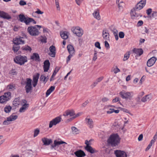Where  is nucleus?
<instances>
[{
  "label": "nucleus",
  "mask_w": 157,
  "mask_h": 157,
  "mask_svg": "<svg viewBox=\"0 0 157 157\" xmlns=\"http://www.w3.org/2000/svg\"><path fill=\"white\" fill-rule=\"evenodd\" d=\"M9 74L11 75H16L17 74V72L15 69H13L10 71Z\"/></svg>",
  "instance_id": "41"
},
{
  "label": "nucleus",
  "mask_w": 157,
  "mask_h": 157,
  "mask_svg": "<svg viewBox=\"0 0 157 157\" xmlns=\"http://www.w3.org/2000/svg\"><path fill=\"white\" fill-rule=\"evenodd\" d=\"M156 58L155 57H153L149 59L147 62V65L149 67L153 66L156 60Z\"/></svg>",
  "instance_id": "17"
},
{
  "label": "nucleus",
  "mask_w": 157,
  "mask_h": 157,
  "mask_svg": "<svg viewBox=\"0 0 157 157\" xmlns=\"http://www.w3.org/2000/svg\"><path fill=\"white\" fill-rule=\"evenodd\" d=\"M18 116L17 115L13 114L7 118L6 120L3 123V125H8L10 124V122L14 121L17 119Z\"/></svg>",
  "instance_id": "9"
},
{
  "label": "nucleus",
  "mask_w": 157,
  "mask_h": 157,
  "mask_svg": "<svg viewBox=\"0 0 157 157\" xmlns=\"http://www.w3.org/2000/svg\"><path fill=\"white\" fill-rule=\"evenodd\" d=\"M95 46L96 47L98 48L99 49H101V47L100 46V44L99 42H96L95 43Z\"/></svg>",
  "instance_id": "47"
},
{
  "label": "nucleus",
  "mask_w": 157,
  "mask_h": 157,
  "mask_svg": "<svg viewBox=\"0 0 157 157\" xmlns=\"http://www.w3.org/2000/svg\"><path fill=\"white\" fill-rule=\"evenodd\" d=\"M36 27L40 28L41 26L40 25H36L34 26L29 27L27 29V31L32 36H38L40 33L39 30L37 29Z\"/></svg>",
  "instance_id": "4"
},
{
  "label": "nucleus",
  "mask_w": 157,
  "mask_h": 157,
  "mask_svg": "<svg viewBox=\"0 0 157 157\" xmlns=\"http://www.w3.org/2000/svg\"><path fill=\"white\" fill-rule=\"evenodd\" d=\"M22 48L23 50L26 51H28L30 52L32 50L31 48L28 45H25L24 47H23Z\"/></svg>",
  "instance_id": "38"
},
{
  "label": "nucleus",
  "mask_w": 157,
  "mask_h": 157,
  "mask_svg": "<svg viewBox=\"0 0 157 157\" xmlns=\"http://www.w3.org/2000/svg\"><path fill=\"white\" fill-rule=\"evenodd\" d=\"M83 0H75L76 3L78 6H80L82 3Z\"/></svg>",
  "instance_id": "55"
},
{
  "label": "nucleus",
  "mask_w": 157,
  "mask_h": 157,
  "mask_svg": "<svg viewBox=\"0 0 157 157\" xmlns=\"http://www.w3.org/2000/svg\"><path fill=\"white\" fill-rule=\"evenodd\" d=\"M152 11L151 8H149L146 10V13L148 15H150Z\"/></svg>",
  "instance_id": "53"
},
{
  "label": "nucleus",
  "mask_w": 157,
  "mask_h": 157,
  "mask_svg": "<svg viewBox=\"0 0 157 157\" xmlns=\"http://www.w3.org/2000/svg\"><path fill=\"white\" fill-rule=\"evenodd\" d=\"M55 89V86H51L50 88L47 90L46 92V97H48L50 94Z\"/></svg>",
  "instance_id": "33"
},
{
  "label": "nucleus",
  "mask_w": 157,
  "mask_h": 157,
  "mask_svg": "<svg viewBox=\"0 0 157 157\" xmlns=\"http://www.w3.org/2000/svg\"><path fill=\"white\" fill-rule=\"evenodd\" d=\"M112 71L114 72L115 74H116L117 73L120 72V70L117 67V66L115 68H114L113 70L112 69Z\"/></svg>",
  "instance_id": "46"
},
{
  "label": "nucleus",
  "mask_w": 157,
  "mask_h": 157,
  "mask_svg": "<svg viewBox=\"0 0 157 157\" xmlns=\"http://www.w3.org/2000/svg\"><path fill=\"white\" fill-rule=\"evenodd\" d=\"M0 17L4 19L9 20L11 17L7 13L3 11H0Z\"/></svg>",
  "instance_id": "18"
},
{
  "label": "nucleus",
  "mask_w": 157,
  "mask_h": 157,
  "mask_svg": "<svg viewBox=\"0 0 157 157\" xmlns=\"http://www.w3.org/2000/svg\"><path fill=\"white\" fill-rule=\"evenodd\" d=\"M151 16V17H157V12L153 11Z\"/></svg>",
  "instance_id": "54"
},
{
  "label": "nucleus",
  "mask_w": 157,
  "mask_h": 157,
  "mask_svg": "<svg viewBox=\"0 0 157 157\" xmlns=\"http://www.w3.org/2000/svg\"><path fill=\"white\" fill-rule=\"evenodd\" d=\"M14 60L16 63L21 65L24 64L27 61L26 56H23L21 55L15 57Z\"/></svg>",
  "instance_id": "6"
},
{
  "label": "nucleus",
  "mask_w": 157,
  "mask_h": 157,
  "mask_svg": "<svg viewBox=\"0 0 157 157\" xmlns=\"http://www.w3.org/2000/svg\"><path fill=\"white\" fill-rule=\"evenodd\" d=\"M71 129L73 134H77L79 133V131L78 129L75 127H72Z\"/></svg>",
  "instance_id": "36"
},
{
  "label": "nucleus",
  "mask_w": 157,
  "mask_h": 157,
  "mask_svg": "<svg viewBox=\"0 0 157 157\" xmlns=\"http://www.w3.org/2000/svg\"><path fill=\"white\" fill-rule=\"evenodd\" d=\"M89 101L88 100L86 101L84 103L82 104V106L83 107H85L87 104L88 103Z\"/></svg>",
  "instance_id": "64"
},
{
  "label": "nucleus",
  "mask_w": 157,
  "mask_h": 157,
  "mask_svg": "<svg viewBox=\"0 0 157 157\" xmlns=\"http://www.w3.org/2000/svg\"><path fill=\"white\" fill-rule=\"evenodd\" d=\"M60 36L64 39H66L68 37L67 33L66 31L61 32L60 33Z\"/></svg>",
  "instance_id": "34"
},
{
  "label": "nucleus",
  "mask_w": 157,
  "mask_h": 157,
  "mask_svg": "<svg viewBox=\"0 0 157 157\" xmlns=\"http://www.w3.org/2000/svg\"><path fill=\"white\" fill-rule=\"evenodd\" d=\"M37 13L38 14H42L44 13V12L42 11H40L39 9H37V11H35L33 13V16L34 14L35 13Z\"/></svg>",
  "instance_id": "42"
},
{
  "label": "nucleus",
  "mask_w": 157,
  "mask_h": 157,
  "mask_svg": "<svg viewBox=\"0 0 157 157\" xmlns=\"http://www.w3.org/2000/svg\"><path fill=\"white\" fill-rule=\"evenodd\" d=\"M120 139L117 134L111 135L108 140V143L113 146H115L119 143Z\"/></svg>",
  "instance_id": "2"
},
{
  "label": "nucleus",
  "mask_w": 157,
  "mask_h": 157,
  "mask_svg": "<svg viewBox=\"0 0 157 157\" xmlns=\"http://www.w3.org/2000/svg\"><path fill=\"white\" fill-rule=\"evenodd\" d=\"M102 35L103 38L105 40H108L109 38V34L107 31L105 29L103 30Z\"/></svg>",
  "instance_id": "25"
},
{
  "label": "nucleus",
  "mask_w": 157,
  "mask_h": 157,
  "mask_svg": "<svg viewBox=\"0 0 157 157\" xmlns=\"http://www.w3.org/2000/svg\"><path fill=\"white\" fill-rule=\"evenodd\" d=\"M62 118L60 116L57 117L53 119L50 122L49 124V128H52L53 125H56L59 123L61 121Z\"/></svg>",
  "instance_id": "11"
},
{
  "label": "nucleus",
  "mask_w": 157,
  "mask_h": 157,
  "mask_svg": "<svg viewBox=\"0 0 157 157\" xmlns=\"http://www.w3.org/2000/svg\"><path fill=\"white\" fill-rule=\"evenodd\" d=\"M129 54H125L124 56V59H123L124 61H125L127 60L129 57Z\"/></svg>",
  "instance_id": "49"
},
{
  "label": "nucleus",
  "mask_w": 157,
  "mask_h": 157,
  "mask_svg": "<svg viewBox=\"0 0 157 157\" xmlns=\"http://www.w3.org/2000/svg\"><path fill=\"white\" fill-rule=\"evenodd\" d=\"M39 76L40 74L38 73H37L36 75L33 76V81L38 82Z\"/></svg>",
  "instance_id": "39"
},
{
  "label": "nucleus",
  "mask_w": 157,
  "mask_h": 157,
  "mask_svg": "<svg viewBox=\"0 0 157 157\" xmlns=\"http://www.w3.org/2000/svg\"><path fill=\"white\" fill-rule=\"evenodd\" d=\"M25 83L26 84L25 89L26 93L28 94L29 92L31 93L32 90V80L30 78H27Z\"/></svg>",
  "instance_id": "8"
},
{
  "label": "nucleus",
  "mask_w": 157,
  "mask_h": 157,
  "mask_svg": "<svg viewBox=\"0 0 157 157\" xmlns=\"http://www.w3.org/2000/svg\"><path fill=\"white\" fill-rule=\"evenodd\" d=\"M11 93L10 92L4 93L3 95L0 97V103H6L11 98Z\"/></svg>",
  "instance_id": "7"
},
{
  "label": "nucleus",
  "mask_w": 157,
  "mask_h": 157,
  "mask_svg": "<svg viewBox=\"0 0 157 157\" xmlns=\"http://www.w3.org/2000/svg\"><path fill=\"white\" fill-rule=\"evenodd\" d=\"M75 154L77 157H83L85 155V153L81 150H79L76 151Z\"/></svg>",
  "instance_id": "28"
},
{
  "label": "nucleus",
  "mask_w": 157,
  "mask_h": 157,
  "mask_svg": "<svg viewBox=\"0 0 157 157\" xmlns=\"http://www.w3.org/2000/svg\"><path fill=\"white\" fill-rule=\"evenodd\" d=\"M74 55L70 54V55L68 56L67 59V62L70 61L71 58Z\"/></svg>",
  "instance_id": "61"
},
{
  "label": "nucleus",
  "mask_w": 157,
  "mask_h": 157,
  "mask_svg": "<svg viewBox=\"0 0 157 157\" xmlns=\"http://www.w3.org/2000/svg\"><path fill=\"white\" fill-rule=\"evenodd\" d=\"M85 121L86 124L90 128H93L94 127L93 122L92 119L87 117L86 118Z\"/></svg>",
  "instance_id": "23"
},
{
  "label": "nucleus",
  "mask_w": 157,
  "mask_h": 157,
  "mask_svg": "<svg viewBox=\"0 0 157 157\" xmlns=\"http://www.w3.org/2000/svg\"><path fill=\"white\" fill-rule=\"evenodd\" d=\"M120 98L119 97H116L114 99H113L112 100L113 102H116L119 101Z\"/></svg>",
  "instance_id": "56"
},
{
  "label": "nucleus",
  "mask_w": 157,
  "mask_h": 157,
  "mask_svg": "<svg viewBox=\"0 0 157 157\" xmlns=\"http://www.w3.org/2000/svg\"><path fill=\"white\" fill-rule=\"evenodd\" d=\"M119 37L121 38H123L124 36V34L123 32H120L119 33Z\"/></svg>",
  "instance_id": "48"
},
{
  "label": "nucleus",
  "mask_w": 157,
  "mask_h": 157,
  "mask_svg": "<svg viewBox=\"0 0 157 157\" xmlns=\"http://www.w3.org/2000/svg\"><path fill=\"white\" fill-rule=\"evenodd\" d=\"M109 100V99L108 98L105 97V98H103L102 99L101 101L103 102H105L108 101Z\"/></svg>",
  "instance_id": "59"
},
{
  "label": "nucleus",
  "mask_w": 157,
  "mask_h": 157,
  "mask_svg": "<svg viewBox=\"0 0 157 157\" xmlns=\"http://www.w3.org/2000/svg\"><path fill=\"white\" fill-rule=\"evenodd\" d=\"M12 107L9 105L5 107L4 108V111L6 113H9L12 109Z\"/></svg>",
  "instance_id": "37"
},
{
  "label": "nucleus",
  "mask_w": 157,
  "mask_h": 157,
  "mask_svg": "<svg viewBox=\"0 0 157 157\" xmlns=\"http://www.w3.org/2000/svg\"><path fill=\"white\" fill-rule=\"evenodd\" d=\"M15 85H9L8 86V87L9 89L11 90H13L15 89Z\"/></svg>",
  "instance_id": "43"
},
{
  "label": "nucleus",
  "mask_w": 157,
  "mask_h": 157,
  "mask_svg": "<svg viewBox=\"0 0 157 157\" xmlns=\"http://www.w3.org/2000/svg\"><path fill=\"white\" fill-rule=\"evenodd\" d=\"M22 102L25 104L22 105L21 107L19 109V112L21 113L24 112L27 109L29 106V105L26 104L27 101L25 100H22Z\"/></svg>",
  "instance_id": "16"
},
{
  "label": "nucleus",
  "mask_w": 157,
  "mask_h": 157,
  "mask_svg": "<svg viewBox=\"0 0 157 157\" xmlns=\"http://www.w3.org/2000/svg\"><path fill=\"white\" fill-rule=\"evenodd\" d=\"M49 77L48 76L46 77L44 75H41L40 78V80L43 82L45 83L49 79Z\"/></svg>",
  "instance_id": "32"
},
{
  "label": "nucleus",
  "mask_w": 157,
  "mask_h": 157,
  "mask_svg": "<svg viewBox=\"0 0 157 157\" xmlns=\"http://www.w3.org/2000/svg\"><path fill=\"white\" fill-rule=\"evenodd\" d=\"M98 84V83L96 81L93 82L91 85V86L92 88H93L94 87H95Z\"/></svg>",
  "instance_id": "62"
},
{
  "label": "nucleus",
  "mask_w": 157,
  "mask_h": 157,
  "mask_svg": "<svg viewBox=\"0 0 157 157\" xmlns=\"http://www.w3.org/2000/svg\"><path fill=\"white\" fill-rule=\"evenodd\" d=\"M40 132V130L38 129H35L34 131V134L33 136L34 137H35L36 136L38 135L39 134Z\"/></svg>",
  "instance_id": "45"
},
{
  "label": "nucleus",
  "mask_w": 157,
  "mask_h": 157,
  "mask_svg": "<svg viewBox=\"0 0 157 157\" xmlns=\"http://www.w3.org/2000/svg\"><path fill=\"white\" fill-rule=\"evenodd\" d=\"M20 98H15L13 101V104L15 106H18L20 104Z\"/></svg>",
  "instance_id": "35"
},
{
  "label": "nucleus",
  "mask_w": 157,
  "mask_h": 157,
  "mask_svg": "<svg viewBox=\"0 0 157 157\" xmlns=\"http://www.w3.org/2000/svg\"><path fill=\"white\" fill-rule=\"evenodd\" d=\"M136 10L132 9L131 11V16L132 19H139L142 17V15L136 12Z\"/></svg>",
  "instance_id": "12"
},
{
  "label": "nucleus",
  "mask_w": 157,
  "mask_h": 157,
  "mask_svg": "<svg viewBox=\"0 0 157 157\" xmlns=\"http://www.w3.org/2000/svg\"><path fill=\"white\" fill-rule=\"evenodd\" d=\"M44 72H47L49 69L50 65V63L49 61L46 60L44 63Z\"/></svg>",
  "instance_id": "22"
},
{
  "label": "nucleus",
  "mask_w": 157,
  "mask_h": 157,
  "mask_svg": "<svg viewBox=\"0 0 157 157\" xmlns=\"http://www.w3.org/2000/svg\"><path fill=\"white\" fill-rule=\"evenodd\" d=\"M117 4H118V8L120 9H122L125 6L124 3L123 2H121L119 3V2Z\"/></svg>",
  "instance_id": "40"
},
{
  "label": "nucleus",
  "mask_w": 157,
  "mask_h": 157,
  "mask_svg": "<svg viewBox=\"0 0 157 157\" xmlns=\"http://www.w3.org/2000/svg\"><path fill=\"white\" fill-rule=\"evenodd\" d=\"M133 53L139 56L142 55L143 53V51L141 48H134L132 50Z\"/></svg>",
  "instance_id": "24"
},
{
  "label": "nucleus",
  "mask_w": 157,
  "mask_h": 157,
  "mask_svg": "<svg viewBox=\"0 0 157 157\" xmlns=\"http://www.w3.org/2000/svg\"><path fill=\"white\" fill-rule=\"evenodd\" d=\"M41 140L44 145H49L52 142V140L51 139H48L45 137L42 138Z\"/></svg>",
  "instance_id": "21"
},
{
  "label": "nucleus",
  "mask_w": 157,
  "mask_h": 157,
  "mask_svg": "<svg viewBox=\"0 0 157 157\" xmlns=\"http://www.w3.org/2000/svg\"><path fill=\"white\" fill-rule=\"evenodd\" d=\"M67 144V143L62 140H55L54 141V144L51 145V149H53L56 147H58L60 144Z\"/></svg>",
  "instance_id": "15"
},
{
  "label": "nucleus",
  "mask_w": 157,
  "mask_h": 157,
  "mask_svg": "<svg viewBox=\"0 0 157 157\" xmlns=\"http://www.w3.org/2000/svg\"><path fill=\"white\" fill-rule=\"evenodd\" d=\"M19 4L21 6H23L26 5V2L24 0H21L19 2Z\"/></svg>",
  "instance_id": "51"
},
{
  "label": "nucleus",
  "mask_w": 157,
  "mask_h": 157,
  "mask_svg": "<svg viewBox=\"0 0 157 157\" xmlns=\"http://www.w3.org/2000/svg\"><path fill=\"white\" fill-rule=\"evenodd\" d=\"M67 50L70 54L74 55L75 51L73 46L71 44H69L67 46Z\"/></svg>",
  "instance_id": "26"
},
{
  "label": "nucleus",
  "mask_w": 157,
  "mask_h": 157,
  "mask_svg": "<svg viewBox=\"0 0 157 157\" xmlns=\"http://www.w3.org/2000/svg\"><path fill=\"white\" fill-rule=\"evenodd\" d=\"M146 0H141L135 6L133 9L136 11L141 10L146 5Z\"/></svg>",
  "instance_id": "10"
},
{
  "label": "nucleus",
  "mask_w": 157,
  "mask_h": 157,
  "mask_svg": "<svg viewBox=\"0 0 157 157\" xmlns=\"http://www.w3.org/2000/svg\"><path fill=\"white\" fill-rule=\"evenodd\" d=\"M31 59L35 61H40V56L37 53H33V55L31 57Z\"/></svg>",
  "instance_id": "29"
},
{
  "label": "nucleus",
  "mask_w": 157,
  "mask_h": 157,
  "mask_svg": "<svg viewBox=\"0 0 157 157\" xmlns=\"http://www.w3.org/2000/svg\"><path fill=\"white\" fill-rule=\"evenodd\" d=\"M143 138V135L142 134H141L140 135L138 138V140L139 141H141L142 140Z\"/></svg>",
  "instance_id": "63"
},
{
  "label": "nucleus",
  "mask_w": 157,
  "mask_h": 157,
  "mask_svg": "<svg viewBox=\"0 0 157 157\" xmlns=\"http://www.w3.org/2000/svg\"><path fill=\"white\" fill-rule=\"evenodd\" d=\"M19 19L18 20L21 22H24L27 25H29L30 22H33L34 24H36V22L32 18L26 17L24 15L20 14L19 15Z\"/></svg>",
  "instance_id": "3"
},
{
  "label": "nucleus",
  "mask_w": 157,
  "mask_h": 157,
  "mask_svg": "<svg viewBox=\"0 0 157 157\" xmlns=\"http://www.w3.org/2000/svg\"><path fill=\"white\" fill-rule=\"evenodd\" d=\"M105 47L106 48H109V44L106 41H105Z\"/></svg>",
  "instance_id": "58"
},
{
  "label": "nucleus",
  "mask_w": 157,
  "mask_h": 157,
  "mask_svg": "<svg viewBox=\"0 0 157 157\" xmlns=\"http://www.w3.org/2000/svg\"><path fill=\"white\" fill-rule=\"evenodd\" d=\"M55 3L56 7L57 8V10H59V3L58 0H55Z\"/></svg>",
  "instance_id": "52"
},
{
  "label": "nucleus",
  "mask_w": 157,
  "mask_h": 157,
  "mask_svg": "<svg viewBox=\"0 0 157 157\" xmlns=\"http://www.w3.org/2000/svg\"><path fill=\"white\" fill-rule=\"evenodd\" d=\"M73 32L76 34L78 36H81L83 34V31L82 29L78 27L72 30Z\"/></svg>",
  "instance_id": "14"
},
{
  "label": "nucleus",
  "mask_w": 157,
  "mask_h": 157,
  "mask_svg": "<svg viewBox=\"0 0 157 157\" xmlns=\"http://www.w3.org/2000/svg\"><path fill=\"white\" fill-rule=\"evenodd\" d=\"M85 148L88 151L91 153L93 154L95 152V150L90 146L87 145L85 147Z\"/></svg>",
  "instance_id": "31"
},
{
  "label": "nucleus",
  "mask_w": 157,
  "mask_h": 157,
  "mask_svg": "<svg viewBox=\"0 0 157 157\" xmlns=\"http://www.w3.org/2000/svg\"><path fill=\"white\" fill-rule=\"evenodd\" d=\"M23 37H19L15 38L13 40V43L15 44L13 47V49L14 52H17L19 49L20 46L18 45L24 44H25V41L23 40Z\"/></svg>",
  "instance_id": "1"
},
{
  "label": "nucleus",
  "mask_w": 157,
  "mask_h": 157,
  "mask_svg": "<svg viewBox=\"0 0 157 157\" xmlns=\"http://www.w3.org/2000/svg\"><path fill=\"white\" fill-rule=\"evenodd\" d=\"M119 94L122 98L126 100H131L133 96L132 92L126 91L124 90L121 91Z\"/></svg>",
  "instance_id": "5"
},
{
  "label": "nucleus",
  "mask_w": 157,
  "mask_h": 157,
  "mask_svg": "<svg viewBox=\"0 0 157 157\" xmlns=\"http://www.w3.org/2000/svg\"><path fill=\"white\" fill-rule=\"evenodd\" d=\"M112 31L113 33V34L114 35H116L118 33V31L116 29H113L112 30Z\"/></svg>",
  "instance_id": "60"
},
{
  "label": "nucleus",
  "mask_w": 157,
  "mask_h": 157,
  "mask_svg": "<svg viewBox=\"0 0 157 157\" xmlns=\"http://www.w3.org/2000/svg\"><path fill=\"white\" fill-rule=\"evenodd\" d=\"M60 68L59 67H56L55 70L53 72V76H55L57 72L59 71V70L60 69Z\"/></svg>",
  "instance_id": "44"
},
{
  "label": "nucleus",
  "mask_w": 157,
  "mask_h": 157,
  "mask_svg": "<svg viewBox=\"0 0 157 157\" xmlns=\"http://www.w3.org/2000/svg\"><path fill=\"white\" fill-rule=\"evenodd\" d=\"M94 17L96 19L99 20L100 19V16L99 15V12L98 10H96L94 11L93 13Z\"/></svg>",
  "instance_id": "30"
},
{
  "label": "nucleus",
  "mask_w": 157,
  "mask_h": 157,
  "mask_svg": "<svg viewBox=\"0 0 157 157\" xmlns=\"http://www.w3.org/2000/svg\"><path fill=\"white\" fill-rule=\"evenodd\" d=\"M114 154L117 157H127L126 153L124 151L116 150L114 151Z\"/></svg>",
  "instance_id": "13"
},
{
  "label": "nucleus",
  "mask_w": 157,
  "mask_h": 157,
  "mask_svg": "<svg viewBox=\"0 0 157 157\" xmlns=\"http://www.w3.org/2000/svg\"><path fill=\"white\" fill-rule=\"evenodd\" d=\"M75 115L74 111L73 110H68L66 111L63 114L65 117L69 116L70 117L74 116Z\"/></svg>",
  "instance_id": "20"
},
{
  "label": "nucleus",
  "mask_w": 157,
  "mask_h": 157,
  "mask_svg": "<svg viewBox=\"0 0 157 157\" xmlns=\"http://www.w3.org/2000/svg\"><path fill=\"white\" fill-rule=\"evenodd\" d=\"M94 53L93 58V60L95 61L97 59V52L96 51H94Z\"/></svg>",
  "instance_id": "50"
},
{
  "label": "nucleus",
  "mask_w": 157,
  "mask_h": 157,
  "mask_svg": "<svg viewBox=\"0 0 157 157\" xmlns=\"http://www.w3.org/2000/svg\"><path fill=\"white\" fill-rule=\"evenodd\" d=\"M152 98L150 94L144 96L141 99V101L143 102L149 101Z\"/></svg>",
  "instance_id": "27"
},
{
  "label": "nucleus",
  "mask_w": 157,
  "mask_h": 157,
  "mask_svg": "<svg viewBox=\"0 0 157 157\" xmlns=\"http://www.w3.org/2000/svg\"><path fill=\"white\" fill-rule=\"evenodd\" d=\"M49 50L50 52L48 53L49 55L52 57H55L56 55V48L55 46L52 45L49 47Z\"/></svg>",
  "instance_id": "19"
},
{
  "label": "nucleus",
  "mask_w": 157,
  "mask_h": 157,
  "mask_svg": "<svg viewBox=\"0 0 157 157\" xmlns=\"http://www.w3.org/2000/svg\"><path fill=\"white\" fill-rule=\"evenodd\" d=\"M103 78V77L101 76L98 78L96 80V81L98 83L100 82L102 80Z\"/></svg>",
  "instance_id": "57"
}]
</instances>
